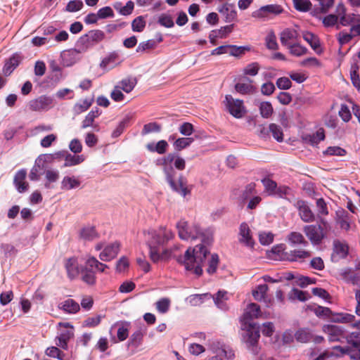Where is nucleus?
I'll use <instances>...</instances> for the list:
<instances>
[{
  "label": "nucleus",
  "mask_w": 360,
  "mask_h": 360,
  "mask_svg": "<svg viewBox=\"0 0 360 360\" xmlns=\"http://www.w3.org/2000/svg\"><path fill=\"white\" fill-rule=\"evenodd\" d=\"M65 267L67 271L68 276L70 279L72 280L77 277L81 271L78 266V262L76 258L71 257L66 260Z\"/></svg>",
  "instance_id": "obj_24"
},
{
  "label": "nucleus",
  "mask_w": 360,
  "mask_h": 360,
  "mask_svg": "<svg viewBox=\"0 0 360 360\" xmlns=\"http://www.w3.org/2000/svg\"><path fill=\"white\" fill-rule=\"evenodd\" d=\"M288 297L290 300H298L302 302H304L309 298L308 293L297 288H293L289 293Z\"/></svg>",
  "instance_id": "obj_53"
},
{
  "label": "nucleus",
  "mask_w": 360,
  "mask_h": 360,
  "mask_svg": "<svg viewBox=\"0 0 360 360\" xmlns=\"http://www.w3.org/2000/svg\"><path fill=\"white\" fill-rule=\"evenodd\" d=\"M295 338L299 342L307 343L312 340L313 334L309 328H302L295 332Z\"/></svg>",
  "instance_id": "obj_32"
},
{
  "label": "nucleus",
  "mask_w": 360,
  "mask_h": 360,
  "mask_svg": "<svg viewBox=\"0 0 360 360\" xmlns=\"http://www.w3.org/2000/svg\"><path fill=\"white\" fill-rule=\"evenodd\" d=\"M218 11L225 17L226 22H231L237 18V11L232 4H225L218 9Z\"/></svg>",
  "instance_id": "obj_20"
},
{
  "label": "nucleus",
  "mask_w": 360,
  "mask_h": 360,
  "mask_svg": "<svg viewBox=\"0 0 360 360\" xmlns=\"http://www.w3.org/2000/svg\"><path fill=\"white\" fill-rule=\"evenodd\" d=\"M260 66L257 62L248 64L244 69L243 73L246 75L255 76L258 74Z\"/></svg>",
  "instance_id": "obj_64"
},
{
  "label": "nucleus",
  "mask_w": 360,
  "mask_h": 360,
  "mask_svg": "<svg viewBox=\"0 0 360 360\" xmlns=\"http://www.w3.org/2000/svg\"><path fill=\"white\" fill-rule=\"evenodd\" d=\"M80 181L76 179L75 176H64L61 181V189L63 190H71L78 188L80 186Z\"/></svg>",
  "instance_id": "obj_38"
},
{
  "label": "nucleus",
  "mask_w": 360,
  "mask_h": 360,
  "mask_svg": "<svg viewBox=\"0 0 360 360\" xmlns=\"http://www.w3.org/2000/svg\"><path fill=\"white\" fill-rule=\"evenodd\" d=\"M262 182L264 186L265 191L268 193V195H272L277 186L276 182L269 178L263 179Z\"/></svg>",
  "instance_id": "obj_62"
},
{
  "label": "nucleus",
  "mask_w": 360,
  "mask_h": 360,
  "mask_svg": "<svg viewBox=\"0 0 360 360\" xmlns=\"http://www.w3.org/2000/svg\"><path fill=\"white\" fill-rule=\"evenodd\" d=\"M299 34L293 28H285L280 33V41L283 46L288 48L292 44L298 41Z\"/></svg>",
  "instance_id": "obj_16"
},
{
  "label": "nucleus",
  "mask_w": 360,
  "mask_h": 360,
  "mask_svg": "<svg viewBox=\"0 0 360 360\" xmlns=\"http://www.w3.org/2000/svg\"><path fill=\"white\" fill-rule=\"evenodd\" d=\"M53 155V158H57L62 156L64 157L65 162L63 167H65L77 165L84 161V157L83 155H72L68 153L67 151H60Z\"/></svg>",
  "instance_id": "obj_15"
},
{
  "label": "nucleus",
  "mask_w": 360,
  "mask_h": 360,
  "mask_svg": "<svg viewBox=\"0 0 360 360\" xmlns=\"http://www.w3.org/2000/svg\"><path fill=\"white\" fill-rule=\"evenodd\" d=\"M142 340V333L140 330H137L131 335L127 342V347H133L134 348H137L141 345Z\"/></svg>",
  "instance_id": "obj_49"
},
{
  "label": "nucleus",
  "mask_w": 360,
  "mask_h": 360,
  "mask_svg": "<svg viewBox=\"0 0 360 360\" xmlns=\"http://www.w3.org/2000/svg\"><path fill=\"white\" fill-rule=\"evenodd\" d=\"M45 178L47 182L45 183V187L49 188L51 183L56 182L59 179V172L58 170L48 169L45 172Z\"/></svg>",
  "instance_id": "obj_51"
},
{
  "label": "nucleus",
  "mask_w": 360,
  "mask_h": 360,
  "mask_svg": "<svg viewBox=\"0 0 360 360\" xmlns=\"http://www.w3.org/2000/svg\"><path fill=\"white\" fill-rule=\"evenodd\" d=\"M247 324V330L243 339L252 352L254 354H257L258 352L257 345L260 337L259 326L255 323H248Z\"/></svg>",
  "instance_id": "obj_5"
},
{
  "label": "nucleus",
  "mask_w": 360,
  "mask_h": 360,
  "mask_svg": "<svg viewBox=\"0 0 360 360\" xmlns=\"http://www.w3.org/2000/svg\"><path fill=\"white\" fill-rule=\"evenodd\" d=\"M359 36H360V24L351 26L349 32L345 30L340 32L337 39L339 44L342 46L348 44L353 38Z\"/></svg>",
  "instance_id": "obj_13"
},
{
  "label": "nucleus",
  "mask_w": 360,
  "mask_h": 360,
  "mask_svg": "<svg viewBox=\"0 0 360 360\" xmlns=\"http://www.w3.org/2000/svg\"><path fill=\"white\" fill-rule=\"evenodd\" d=\"M302 37L314 51L317 53H321L320 41L317 35L312 32L304 31L302 32Z\"/></svg>",
  "instance_id": "obj_27"
},
{
  "label": "nucleus",
  "mask_w": 360,
  "mask_h": 360,
  "mask_svg": "<svg viewBox=\"0 0 360 360\" xmlns=\"http://www.w3.org/2000/svg\"><path fill=\"white\" fill-rule=\"evenodd\" d=\"M323 331L328 336L330 342H339L345 338V330L343 327L337 325H324Z\"/></svg>",
  "instance_id": "obj_12"
},
{
  "label": "nucleus",
  "mask_w": 360,
  "mask_h": 360,
  "mask_svg": "<svg viewBox=\"0 0 360 360\" xmlns=\"http://www.w3.org/2000/svg\"><path fill=\"white\" fill-rule=\"evenodd\" d=\"M105 34L101 30H92L83 34L79 39L77 43L84 49H88L104 40Z\"/></svg>",
  "instance_id": "obj_4"
},
{
  "label": "nucleus",
  "mask_w": 360,
  "mask_h": 360,
  "mask_svg": "<svg viewBox=\"0 0 360 360\" xmlns=\"http://www.w3.org/2000/svg\"><path fill=\"white\" fill-rule=\"evenodd\" d=\"M342 276L348 282L360 287V272H354L351 269H345L342 271Z\"/></svg>",
  "instance_id": "obj_36"
},
{
  "label": "nucleus",
  "mask_w": 360,
  "mask_h": 360,
  "mask_svg": "<svg viewBox=\"0 0 360 360\" xmlns=\"http://www.w3.org/2000/svg\"><path fill=\"white\" fill-rule=\"evenodd\" d=\"M287 49L291 55L297 57L304 56L308 51V49L305 46H302L298 41L291 44Z\"/></svg>",
  "instance_id": "obj_45"
},
{
  "label": "nucleus",
  "mask_w": 360,
  "mask_h": 360,
  "mask_svg": "<svg viewBox=\"0 0 360 360\" xmlns=\"http://www.w3.org/2000/svg\"><path fill=\"white\" fill-rule=\"evenodd\" d=\"M266 46L270 50H277L278 44L276 41V37L274 32H269L265 38Z\"/></svg>",
  "instance_id": "obj_55"
},
{
  "label": "nucleus",
  "mask_w": 360,
  "mask_h": 360,
  "mask_svg": "<svg viewBox=\"0 0 360 360\" xmlns=\"http://www.w3.org/2000/svg\"><path fill=\"white\" fill-rule=\"evenodd\" d=\"M225 105L231 115L236 118H240L245 113L243 101L239 99H234L231 95L225 97Z\"/></svg>",
  "instance_id": "obj_8"
},
{
  "label": "nucleus",
  "mask_w": 360,
  "mask_h": 360,
  "mask_svg": "<svg viewBox=\"0 0 360 360\" xmlns=\"http://www.w3.org/2000/svg\"><path fill=\"white\" fill-rule=\"evenodd\" d=\"M287 240L291 245L307 246L308 242L305 240L302 233L296 231L290 232L287 236Z\"/></svg>",
  "instance_id": "obj_34"
},
{
  "label": "nucleus",
  "mask_w": 360,
  "mask_h": 360,
  "mask_svg": "<svg viewBox=\"0 0 360 360\" xmlns=\"http://www.w3.org/2000/svg\"><path fill=\"white\" fill-rule=\"evenodd\" d=\"M320 224L307 225L303 228V231L312 245H318L326 237L327 230L330 229L328 221L320 217Z\"/></svg>",
  "instance_id": "obj_3"
},
{
  "label": "nucleus",
  "mask_w": 360,
  "mask_h": 360,
  "mask_svg": "<svg viewBox=\"0 0 360 360\" xmlns=\"http://www.w3.org/2000/svg\"><path fill=\"white\" fill-rule=\"evenodd\" d=\"M131 118V117L130 115H127L119 122L117 127L112 132L111 136L112 138H117L122 134L124 129L127 127H128V125L130 122Z\"/></svg>",
  "instance_id": "obj_44"
},
{
  "label": "nucleus",
  "mask_w": 360,
  "mask_h": 360,
  "mask_svg": "<svg viewBox=\"0 0 360 360\" xmlns=\"http://www.w3.org/2000/svg\"><path fill=\"white\" fill-rule=\"evenodd\" d=\"M84 6V4L81 0H72L70 1L65 11L70 13L77 12L80 11Z\"/></svg>",
  "instance_id": "obj_58"
},
{
  "label": "nucleus",
  "mask_w": 360,
  "mask_h": 360,
  "mask_svg": "<svg viewBox=\"0 0 360 360\" xmlns=\"http://www.w3.org/2000/svg\"><path fill=\"white\" fill-rule=\"evenodd\" d=\"M150 245L151 247L150 251H149V255L150 259L154 263L169 258L172 252L171 250L165 249L162 252V253H160V248L158 247H154L152 244Z\"/></svg>",
  "instance_id": "obj_23"
},
{
  "label": "nucleus",
  "mask_w": 360,
  "mask_h": 360,
  "mask_svg": "<svg viewBox=\"0 0 360 360\" xmlns=\"http://www.w3.org/2000/svg\"><path fill=\"white\" fill-rule=\"evenodd\" d=\"M121 62L119 54L116 52H112L102 60L100 65L103 68H106L109 66L115 67L120 64Z\"/></svg>",
  "instance_id": "obj_35"
},
{
  "label": "nucleus",
  "mask_w": 360,
  "mask_h": 360,
  "mask_svg": "<svg viewBox=\"0 0 360 360\" xmlns=\"http://www.w3.org/2000/svg\"><path fill=\"white\" fill-rule=\"evenodd\" d=\"M348 254V246L338 240L333 243V257H337L338 259H343Z\"/></svg>",
  "instance_id": "obj_33"
},
{
  "label": "nucleus",
  "mask_w": 360,
  "mask_h": 360,
  "mask_svg": "<svg viewBox=\"0 0 360 360\" xmlns=\"http://www.w3.org/2000/svg\"><path fill=\"white\" fill-rule=\"evenodd\" d=\"M170 300L169 298H162L159 300L156 303V309L161 314L167 313L170 307Z\"/></svg>",
  "instance_id": "obj_56"
},
{
  "label": "nucleus",
  "mask_w": 360,
  "mask_h": 360,
  "mask_svg": "<svg viewBox=\"0 0 360 360\" xmlns=\"http://www.w3.org/2000/svg\"><path fill=\"white\" fill-rule=\"evenodd\" d=\"M137 84V79L135 77H127L122 79L119 84L118 86L124 92L129 94L130 93L136 86Z\"/></svg>",
  "instance_id": "obj_40"
},
{
  "label": "nucleus",
  "mask_w": 360,
  "mask_h": 360,
  "mask_svg": "<svg viewBox=\"0 0 360 360\" xmlns=\"http://www.w3.org/2000/svg\"><path fill=\"white\" fill-rule=\"evenodd\" d=\"M157 46V42L154 39H149L146 41L141 42L136 48L137 53H142L146 50L153 49Z\"/></svg>",
  "instance_id": "obj_57"
},
{
  "label": "nucleus",
  "mask_w": 360,
  "mask_h": 360,
  "mask_svg": "<svg viewBox=\"0 0 360 360\" xmlns=\"http://www.w3.org/2000/svg\"><path fill=\"white\" fill-rule=\"evenodd\" d=\"M58 308L67 314H75L80 309L79 304L72 299H68L60 302Z\"/></svg>",
  "instance_id": "obj_28"
},
{
  "label": "nucleus",
  "mask_w": 360,
  "mask_h": 360,
  "mask_svg": "<svg viewBox=\"0 0 360 360\" xmlns=\"http://www.w3.org/2000/svg\"><path fill=\"white\" fill-rule=\"evenodd\" d=\"M295 8L301 12L308 11L311 6L309 0H293Z\"/></svg>",
  "instance_id": "obj_59"
},
{
  "label": "nucleus",
  "mask_w": 360,
  "mask_h": 360,
  "mask_svg": "<svg viewBox=\"0 0 360 360\" xmlns=\"http://www.w3.org/2000/svg\"><path fill=\"white\" fill-rule=\"evenodd\" d=\"M87 264L88 266L94 267L95 271L103 272L106 268H108V265L100 262L96 257L91 256L87 258Z\"/></svg>",
  "instance_id": "obj_48"
},
{
  "label": "nucleus",
  "mask_w": 360,
  "mask_h": 360,
  "mask_svg": "<svg viewBox=\"0 0 360 360\" xmlns=\"http://www.w3.org/2000/svg\"><path fill=\"white\" fill-rule=\"evenodd\" d=\"M168 148V143L165 140L159 141L156 144L154 143H148L146 145V148L150 152H156L158 154H164L166 153Z\"/></svg>",
  "instance_id": "obj_37"
},
{
  "label": "nucleus",
  "mask_w": 360,
  "mask_h": 360,
  "mask_svg": "<svg viewBox=\"0 0 360 360\" xmlns=\"http://www.w3.org/2000/svg\"><path fill=\"white\" fill-rule=\"evenodd\" d=\"M239 235L240 243H244L248 247H253L254 241L250 235V229L248 224L243 222L240 224Z\"/></svg>",
  "instance_id": "obj_21"
},
{
  "label": "nucleus",
  "mask_w": 360,
  "mask_h": 360,
  "mask_svg": "<svg viewBox=\"0 0 360 360\" xmlns=\"http://www.w3.org/2000/svg\"><path fill=\"white\" fill-rule=\"evenodd\" d=\"M291 195V189L286 186H276L274 193L272 195L277 196L281 198H286L288 195Z\"/></svg>",
  "instance_id": "obj_60"
},
{
  "label": "nucleus",
  "mask_w": 360,
  "mask_h": 360,
  "mask_svg": "<svg viewBox=\"0 0 360 360\" xmlns=\"http://www.w3.org/2000/svg\"><path fill=\"white\" fill-rule=\"evenodd\" d=\"M146 27V21L143 16L136 18L131 23L132 30L134 32H142Z\"/></svg>",
  "instance_id": "obj_63"
},
{
  "label": "nucleus",
  "mask_w": 360,
  "mask_h": 360,
  "mask_svg": "<svg viewBox=\"0 0 360 360\" xmlns=\"http://www.w3.org/2000/svg\"><path fill=\"white\" fill-rule=\"evenodd\" d=\"M310 257L311 253L309 251L304 250H293L286 252L285 255V259L290 262H302Z\"/></svg>",
  "instance_id": "obj_19"
},
{
  "label": "nucleus",
  "mask_w": 360,
  "mask_h": 360,
  "mask_svg": "<svg viewBox=\"0 0 360 360\" xmlns=\"http://www.w3.org/2000/svg\"><path fill=\"white\" fill-rule=\"evenodd\" d=\"M340 23L342 26H349L360 24V15L346 13L340 16Z\"/></svg>",
  "instance_id": "obj_31"
},
{
  "label": "nucleus",
  "mask_w": 360,
  "mask_h": 360,
  "mask_svg": "<svg viewBox=\"0 0 360 360\" xmlns=\"http://www.w3.org/2000/svg\"><path fill=\"white\" fill-rule=\"evenodd\" d=\"M27 171L25 169L18 170L13 179V184L19 193H25L28 190L29 184L25 181Z\"/></svg>",
  "instance_id": "obj_18"
},
{
  "label": "nucleus",
  "mask_w": 360,
  "mask_h": 360,
  "mask_svg": "<svg viewBox=\"0 0 360 360\" xmlns=\"http://www.w3.org/2000/svg\"><path fill=\"white\" fill-rule=\"evenodd\" d=\"M54 105L53 98L51 96L42 95L29 102V109L34 112L47 111Z\"/></svg>",
  "instance_id": "obj_7"
},
{
  "label": "nucleus",
  "mask_w": 360,
  "mask_h": 360,
  "mask_svg": "<svg viewBox=\"0 0 360 360\" xmlns=\"http://www.w3.org/2000/svg\"><path fill=\"white\" fill-rule=\"evenodd\" d=\"M53 159V155L46 154L39 155L35 160L34 165L30 170L29 178L31 181H38L40 178V172L44 169L43 162H49Z\"/></svg>",
  "instance_id": "obj_9"
},
{
  "label": "nucleus",
  "mask_w": 360,
  "mask_h": 360,
  "mask_svg": "<svg viewBox=\"0 0 360 360\" xmlns=\"http://www.w3.org/2000/svg\"><path fill=\"white\" fill-rule=\"evenodd\" d=\"M95 273L94 267L88 266L86 259L84 266L81 268V271L79 272L82 280L89 285L94 284L96 282Z\"/></svg>",
  "instance_id": "obj_22"
},
{
  "label": "nucleus",
  "mask_w": 360,
  "mask_h": 360,
  "mask_svg": "<svg viewBox=\"0 0 360 360\" xmlns=\"http://www.w3.org/2000/svg\"><path fill=\"white\" fill-rule=\"evenodd\" d=\"M161 126L157 122H150L143 126L141 131L142 135H146L153 132H160Z\"/></svg>",
  "instance_id": "obj_61"
},
{
  "label": "nucleus",
  "mask_w": 360,
  "mask_h": 360,
  "mask_svg": "<svg viewBox=\"0 0 360 360\" xmlns=\"http://www.w3.org/2000/svg\"><path fill=\"white\" fill-rule=\"evenodd\" d=\"M269 287L266 284L258 285L255 290H252V296L254 299L258 302H263L266 307H271L273 305L274 300L267 295Z\"/></svg>",
  "instance_id": "obj_11"
},
{
  "label": "nucleus",
  "mask_w": 360,
  "mask_h": 360,
  "mask_svg": "<svg viewBox=\"0 0 360 360\" xmlns=\"http://www.w3.org/2000/svg\"><path fill=\"white\" fill-rule=\"evenodd\" d=\"M101 114L100 109L97 107L93 108L85 117L82 122V129H86L94 126V120Z\"/></svg>",
  "instance_id": "obj_30"
},
{
  "label": "nucleus",
  "mask_w": 360,
  "mask_h": 360,
  "mask_svg": "<svg viewBox=\"0 0 360 360\" xmlns=\"http://www.w3.org/2000/svg\"><path fill=\"white\" fill-rule=\"evenodd\" d=\"M273 107L270 102L264 101L259 105L260 115L264 118H269L273 113Z\"/></svg>",
  "instance_id": "obj_50"
},
{
  "label": "nucleus",
  "mask_w": 360,
  "mask_h": 360,
  "mask_svg": "<svg viewBox=\"0 0 360 360\" xmlns=\"http://www.w3.org/2000/svg\"><path fill=\"white\" fill-rule=\"evenodd\" d=\"M72 336L73 332L71 330L62 332L60 335L57 337L58 342H56V345L63 349H68V342Z\"/></svg>",
  "instance_id": "obj_41"
},
{
  "label": "nucleus",
  "mask_w": 360,
  "mask_h": 360,
  "mask_svg": "<svg viewBox=\"0 0 360 360\" xmlns=\"http://www.w3.org/2000/svg\"><path fill=\"white\" fill-rule=\"evenodd\" d=\"M215 305L221 310L226 311L228 309L226 300H228L227 292L224 290H219L212 296Z\"/></svg>",
  "instance_id": "obj_29"
},
{
  "label": "nucleus",
  "mask_w": 360,
  "mask_h": 360,
  "mask_svg": "<svg viewBox=\"0 0 360 360\" xmlns=\"http://www.w3.org/2000/svg\"><path fill=\"white\" fill-rule=\"evenodd\" d=\"M270 133H271L273 137L278 141L282 142L283 141V133L281 127L274 123L269 124Z\"/></svg>",
  "instance_id": "obj_52"
},
{
  "label": "nucleus",
  "mask_w": 360,
  "mask_h": 360,
  "mask_svg": "<svg viewBox=\"0 0 360 360\" xmlns=\"http://www.w3.org/2000/svg\"><path fill=\"white\" fill-rule=\"evenodd\" d=\"M176 229L179 236L182 240L200 239L201 244L195 245L193 249L188 248L184 255L179 257L177 260L184 265L187 271L193 270L197 276L202 275V265L209 253L206 245L211 244L213 240L212 229L209 228L202 230L198 224L189 225L184 220H180L176 224Z\"/></svg>",
  "instance_id": "obj_1"
},
{
  "label": "nucleus",
  "mask_w": 360,
  "mask_h": 360,
  "mask_svg": "<svg viewBox=\"0 0 360 360\" xmlns=\"http://www.w3.org/2000/svg\"><path fill=\"white\" fill-rule=\"evenodd\" d=\"M120 249V244L118 242H114L106 245L99 255L101 260L110 262L115 259L118 255Z\"/></svg>",
  "instance_id": "obj_14"
},
{
  "label": "nucleus",
  "mask_w": 360,
  "mask_h": 360,
  "mask_svg": "<svg viewBox=\"0 0 360 360\" xmlns=\"http://www.w3.org/2000/svg\"><path fill=\"white\" fill-rule=\"evenodd\" d=\"M173 165L178 170H184L186 167L185 160L176 153H168L157 160V165L162 167L166 180L171 188L181 196L186 197L191 192L187 187L186 180L182 175H180L178 183H176L174 177L176 172L173 167Z\"/></svg>",
  "instance_id": "obj_2"
},
{
  "label": "nucleus",
  "mask_w": 360,
  "mask_h": 360,
  "mask_svg": "<svg viewBox=\"0 0 360 360\" xmlns=\"http://www.w3.org/2000/svg\"><path fill=\"white\" fill-rule=\"evenodd\" d=\"M20 58L18 55H13L6 63L3 68V72L5 75H9L19 65Z\"/></svg>",
  "instance_id": "obj_39"
},
{
  "label": "nucleus",
  "mask_w": 360,
  "mask_h": 360,
  "mask_svg": "<svg viewBox=\"0 0 360 360\" xmlns=\"http://www.w3.org/2000/svg\"><path fill=\"white\" fill-rule=\"evenodd\" d=\"M92 99L86 98L82 103H77L73 108L74 112L76 114H80L87 110L92 104Z\"/></svg>",
  "instance_id": "obj_54"
},
{
  "label": "nucleus",
  "mask_w": 360,
  "mask_h": 360,
  "mask_svg": "<svg viewBox=\"0 0 360 360\" xmlns=\"http://www.w3.org/2000/svg\"><path fill=\"white\" fill-rule=\"evenodd\" d=\"M260 316V307L256 303H251L248 304L244 315L243 319L245 321V323H250L254 319H257Z\"/></svg>",
  "instance_id": "obj_26"
},
{
  "label": "nucleus",
  "mask_w": 360,
  "mask_h": 360,
  "mask_svg": "<svg viewBox=\"0 0 360 360\" xmlns=\"http://www.w3.org/2000/svg\"><path fill=\"white\" fill-rule=\"evenodd\" d=\"M194 139L191 137H183L176 139L173 143V147L175 150L181 151L188 147Z\"/></svg>",
  "instance_id": "obj_43"
},
{
  "label": "nucleus",
  "mask_w": 360,
  "mask_h": 360,
  "mask_svg": "<svg viewBox=\"0 0 360 360\" xmlns=\"http://www.w3.org/2000/svg\"><path fill=\"white\" fill-rule=\"evenodd\" d=\"M355 316L348 313H337L333 317V321L335 323H352Z\"/></svg>",
  "instance_id": "obj_47"
},
{
  "label": "nucleus",
  "mask_w": 360,
  "mask_h": 360,
  "mask_svg": "<svg viewBox=\"0 0 360 360\" xmlns=\"http://www.w3.org/2000/svg\"><path fill=\"white\" fill-rule=\"evenodd\" d=\"M296 207L298 209L299 215L303 221L309 223L315 220V214L304 200H298Z\"/></svg>",
  "instance_id": "obj_17"
},
{
  "label": "nucleus",
  "mask_w": 360,
  "mask_h": 360,
  "mask_svg": "<svg viewBox=\"0 0 360 360\" xmlns=\"http://www.w3.org/2000/svg\"><path fill=\"white\" fill-rule=\"evenodd\" d=\"M249 80V83L239 82L235 85V89L241 94H252L255 92V87L250 84L252 80Z\"/></svg>",
  "instance_id": "obj_42"
},
{
  "label": "nucleus",
  "mask_w": 360,
  "mask_h": 360,
  "mask_svg": "<svg viewBox=\"0 0 360 360\" xmlns=\"http://www.w3.org/2000/svg\"><path fill=\"white\" fill-rule=\"evenodd\" d=\"M79 236L82 240L91 241L98 238L99 236L94 226H86L81 229Z\"/></svg>",
  "instance_id": "obj_25"
},
{
  "label": "nucleus",
  "mask_w": 360,
  "mask_h": 360,
  "mask_svg": "<svg viewBox=\"0 0 360 360\" xmlns=\"http://www.w3.org/2000/svg\"><path fill=\"white\" fill-rule=\"evenodd\" d=\"M319 1L321 6L319 10H314L311 12L313 16H315L316 18H319V14L321 13H327L329 11V9L333 6L334 4V0H319Z\"/></svg>",
  "instance_id": "obj_46"
},
{
  "label": "nucleus",
  "mask_w": 360,
  "mask_h": 360,
  "mask_svg": "<svg viewBox=\"0 0 360 360\" xmlns=\"http://www.w3.org/2000/svg\"><path fill=\"white\" fill-rule=\"evenodd\" d=\"M174 238V233L171 230H167L166 228L161 227L158 231H154L152 233V237L148 242V246L149 251H150L151 244L154 247H158L164 245L169 240Z\"/></svg>",
  "instance_id": "obj_6"
},
{
  "label": "nucleus",
  "mask_w": 360,
  "mask_h": 360,
  "mask_svg": "<svg viewBox=\"0 0 360 360\" xmlns=\"http://www.w3.org/2000/svg\"><path fill=\"white\" fill-rule=\"evenodd\" d=\"M283 12V8L278 4H269L260 7L252 14L253 18H264L269 14L279 15Z\"/></svg>",
  "instance_id": "obj_10"
}]
</instances>
